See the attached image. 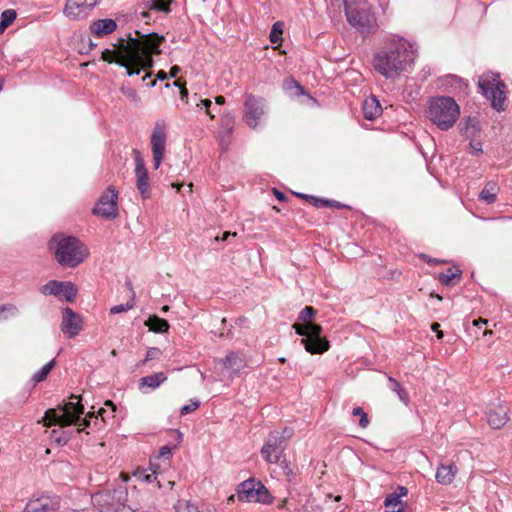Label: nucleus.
Here are the masks:
<instances>
[{"mask_svg":"<svg viewBox=\"0 0 512 512\" xmlns=\"http://www.w3.org/2000/svg\"><path fill=\"white\" fill-rule=\"evenodd\" d=\"M60 501L58 497L40 496L30 499L24 512H51L59 508Z\"/></svg>","mask_w":512,"mask_h":512,"instance_id":"2eb2a0df","label":"nucleus"},{"mask_svg":"<svg viewBox=\"0 0 512 512\" xmlns=\"http://www.w3.org/2000/svg\"><path fill=\"white\" fill-rule=\"evenodd\" d=\"M308 202L317 208H321V207H326V205L329 203V200L318 198L315 196H309Z\"/></svg>","mask_w":512,"mask_h":512,"instance_id":"a18cd8bd","label":"nucleus"},{"mask_svg":"<svg viewBox=\"0 0 512 512\" xmlns=\"http://www.w3.org/2000/svg\"><path fill=\"white\" fill-rule=\"evenodd\" d=\"M382 113L380 102L375 97L367 98L363 103V115L367 120H374Z\"/></svg>","mask_w":512,"mask_h":512,"instance_id":"b1692460","label":"nucleus"},{"mask_svg":"<svg viewBox=\"0 0 512 512\" xmlns=\"http://www.w3.org/2000/svg\"><path fill=\"white\" fill-rule=\"evenodd\" d=\"M215 102H216V104H218V105H223V104L225 103V98H224L223 96H221V95H220V96H217V97L215 98Z\"/></svg>","mask_w":512,"mask_h":512,"instance_id":"338daca9","label":"nucleus"},{"mask_svg":"<svg viewBox=\"0 0 512 512\" xmlns=\"http://www.w3.org/2000/svg\"><path fill=\"white\" fill-rule=\"evenodd\" d=\"M315 314L316 310L312 306L304 307L298 317L303 323H295L293 328L298 335L304 336L300 341L307 352L322 354L329 349V342L321 336L322 327L311 321Z\"/></svg>","mask_w":512,"mask_h":512,"instance_id":"20e7f679","label":"nucleus"},{"mask_svg":"<svg viewBox=\"0 0 512 512\" xmlns=\"http://www.w3.org/2000/svg\"><path fill=\"white\" fill-rule=\"evenodd\" d=\"M384 506L386 508V512H402L404 510L405 503L399 499V495L392 493L386 497Z\"/></svg>","mask_w":512,"mask_h":512,"instance_id":"c756f323","label":"nucleus"},{"mask_svg":"<svg viewBox=\"0 0 512 512\" xmlns=\"http://www.w3.org/2000/svg\"><path fill=\"white\" fill-rule=\"evenodd\" d=\"M212 102L211 100L209 99H203L200 101L199 104H197L198 107H200L201 109L204 108L206 110V113L211 117V118H214V115L211 113L210 111V106H211Z\"/></svg>","mask_w":512,"mask_h":512,"instance_id":"49530a36","label":"nucleus"},{"mask_svg":"<svg viewBox=\"0 0 512 512\" xmlns=\"http://www.w3.org/2000/svg\"><path fill=\"white\" fill-rule=\"evenodd\" d=\"M135 35L132 37L129 34L127 39L120 38L113 44L114 49H105L101 56L103 61L124 67L128 76L151 69L154 65L153 55L161 53L159 47L165 40L164 36L157 33L141 34L136 30Z\"/></svg>","mask_w":512,"mask_h":512,"instance_id":"f257e3e1","label":"nucleus"},{"mask_svg":"<svg viewBox=\"0 0 512 512\" xmlns=\"http://www.w3.org/2000/svg\"><path fill=\"white\" fill-rule=\"evenodd\" d=\"M372 0H344V11L347 22L363 36L374 34L378 28L375 13L372 11Z\"/></svg>","mask_w":512,"mask_h":512,"instance_id":"39448f33","label":"nucleus"},{"mask_svg":"<svg viewBox=\"0 0 512 512\" xmlns=\"http://www.w3.org/2000/svg\"><path fill=\"white\" fill-rule=\"evenodd\" d=\"M172 455V451H171V448L168 447V446H163L161 449H160V452H159V457L161 458H164V459H169Z\"/></svg>","mask_w":512,"mask_h":512,"instance_id":"de8ad7c7","label":"nucleus"},{"mask_svg":"<svg viewBox=\"0 0 512 512\" xmlns=\"http://www.w3.org/2000/svg\"><path fill=\"white\" fill-rule=\"evenodd\" d=\"M167 380V376L164 372H157L145 377H142L139 382V388L148 387L151 389L158 388L162 383Z\"/></svg>","mask_w":512,"mask_h":512,"instance_id":"a878e982","label":"nucleus"},{"mask_svg":"<svg viewBox=\"0 0 512 512\" xmlns=\"http://www.w3.org/2000/svg\"><path fill=\"white\" fill-rule=\"evenodd\" d=\"M221 361L223 366L230 369L234 375H238L246 366L245 360L236 352H230L225 359Z\"/></svg>","mask_w":512,"mask_h":512,"instance_id":"5701e85b","label":"nucleus"},{"mask_svg":"<svg viewBox=\"0 0 512 512\" xmlns=\"http://www.w3.org/2000/svg\"><path fill=\"white\" fill-rule=\"evenodd\" d=\"M470 147L476 155H478L479 153H482V143L481 142L472 141V142H470Z\"/></svg>","mask_w":512,"mask_h":512,"instance_id":"8fccbe9b","label":"nucleus"},{"mask_svg":"<svg viewBox=\"0 0 512 512\" xmlns=\"http://www.w3.org/2000/svg\"><path fill=\"white\" fill-rule=\"evenodd\" d=\"M488 321L482 318L473 321V326L477 329H481L482 325H487Z\"/></svg>","mask_w":512,"mask_h":512,"instance_id":"5fc2aeb1","label":"nucleus"},{"mask_svg":"<svg viewBox=\"0 0 512 512\" xmlns=\"http://www.w3.org/2000/svg\"><path fill=\"white\" fill-rule=\"evenodd\" d=\"M461 275L462 271L459 268H448L446 271L439 274L438 279L442 284L449 286L453 283L459 282Z\"/></svg>","mask_w":512,"mask_h":512,"instance_id":"c85d7f7f","label":"nucleus"},{"mask_svg":"<svg viewBox=\"0 0 512 512\" xmlns=\"http://www.w3.org/2000/svg\"><path fill=\"white\" fill-rule=\"evenodd\" d=\"M283 33V24L282 22H275L270 31L269 39L271 43H278L280 41L281 35Z\"/></svg>","mask_w":512,"mask_h":512,"instance_id":"58836bf2","label":"nucleus"},{"mask_svg":"<svg viewBox=\"0 0 512 512\" xmlns=\"http://www.w3.org/2000/svg\"><path fill=\"white\" fill-rule=\"evenodd\" d=\"M116 28L117 24L113 19H100L91 24L90 31L94 35L102 37L114 32Z\"/></svg>","mask_w":512,"mask_h":512,"instance_id":"4be33fe9","label":"nucleus"},{"mask_svg":"<svg viewBox=\"0 0 512 512\" xmlns=\"http://www.w3.org/2000/svg\"><path fill=\"white\" fill-rule=\"evenodd\" d=\"M98 416L101 417L103 422L106 421V417H114L113 413L107 412L104 408H100L97 412Z\"/></svg>","mask_w":512,"mask_h":512,"instance_id":"603ef678","label":"nucleus"},{"mask_svg":"<svg viewBox=\"0 0 512 512\" xmlns=\"http://www.w3.org/2000/svg\"><path fill=\"white\" fill-rule=\"evenodd\" d=\"M264 114V100L252 94L246 95L244 101V121L250 127L255 129L259 119Z\"/></svg>","mask_w":512,"mask_h":512,"instance_id":"f8f14e48","label":"nucleus"},{"mask_svg":"<svg viewBox=\"0 0 512 512\" xmlns=\"http://www.w3.org/2000/svg\"><path fill=\"white\" fill-rule=\"evenodd\" d=\"M136 157H135V176H136V185L137 189L139 190L140 194L146 198L149 196L150 193V183H149V175L148 171L145 167L144 161L142 157L140 156V153L138 151H135Z\"/></svg>","mask_w":512,"mask_h":512,"instance_id":"f3484780","label":"nucleus"},{"mask_svg":"<svg viewBox=\"0 0 512 512\" xmlns=\"http://www.w3.org/2000/svg\"><path fill=\"white\" fill-rule=\"evenodd\" d=\"M77 294L75 285L71 282H62V295L66 301L73 302Z\"/></svg>","mask_w":512,"mask_h":512,"instance_id":"72a5a7b5","label":"nucleus"},{"mask_svg":"<svg viewBox=\"0 0 512 512\" xmlns=\"http://www.w3.org/2000/svg\"><path fill=\"white\" fill-rule=\"evenodd\" d=\"M273 192H274V195L275 197L279 200V201H285L286 200V196L283 192L277 190V189H273Z\"/></svg>","mask_w":512,"mask_h":512,"instance_id":"13d9d810","label":"nucleus"},{"mask_svg":"<svg viewBox=\"0 0 512 512\" xmlns=\"http://www.w3.org/2000/svg\"><path fill=\"white\" fill-rule=\"evenodd\" d=\"M400 398L401 401L406 402L407 401V393L405 389L402 387L400 388V391L396 392Z\"/></svg>","mask_w":512,"mask_h":512,"instance_id":"bf43d9fd","label":"nucleus"},{"mask_svg":"<svg viewBox=\"0 0 512 512\" xmlns=\"http://www.w3.org/2000/svg\"><path fill=\"white\" fill-rule=\"evenodd\" d=\"M499 186L495 181H489L479 193V200L486 204H493L497 200Z\"/></svg>","mask_w":512,"mask_h":512,"instance_id":"393cba45","label":"nucleus"},{"mask_svg":"<svg viewBox=\"0 0 512 512\" xmlns=\"http://www.w3.org/2000/svg\"><path fill=\"white\" fill-rule=\"evenodd\" d=\"M97 3L98 0H67L64 13L69 18H81L94 8Z\"/></svg>","mask_w":512,"mask_h":512,"instance_id":"dca6fc26","label":"nucleus"},{"mask_svg":"<svg viewBox=\"0 0 512 512\" xmlns=\"http://www.w3.org/2000/svg\"><path fill=\"white\" fill-rule=\"evenodd\" d=\"M388 381L390 382V389L394 392H398L400 391V388H402L401 384L393 377H389Z\"/></svg>","mask_w":512,"mask_h":512,"instance_id":"09e8293b","label":"nucleus"},{"mask_svg":"<svg viewBox=\"0 0 512 512\" xmlns=\"http://www.w3.org/2000/svg\"><path fill=\"white\" fill-rule=\"evenodd\" d=\"M51 439L58 444L64 445L69 441L70 433L61 430V428L53 429L51 431Z\"/></svg>","mask_w":512,"mask_h":512,"instance_id":"c9c22d12","label":"nucleus"},{"mask_svg":"<svg viewBox=\"0 0 512 512\" xmlns=\"http://www.w3.org/2000/svg\"><path fill=\"white\" fill-rule=\"evenodd\" d=\"M49 249L54 252L58 264L75 268L89 255L88 248L76 237L57 233L49 241Z\"/></svg>","mask_w":512,"mask_h":512,"instance_id":"7ed1b4c3","label":"nucleus"},{"mask_svg":"<svg viewBox=\"0 0 512 512\" xmlns=\"http://www.w3.org/2000/svg\"><path fill=\"white\" fill-rule=\"evenodd\" d=\"M283 468V472L286 476H290V475H293V470L287 465L285 464L284 466H282Z\"/></svg>","mask_w":512,"mask_h":512,"instance_id":"e2e57ef3","label":"nucleus"},{"mask_svg":"<svg viewBox=\"0 0 512 512\" xmlns=\"http://www.w3.org/2000/svg\"><path fill=\"white\" fill-rule=\"evenodd\" d=\"M118 191L113 186H109L101 195L97 205L93 209L95 215L106 219H114L118 216Z\"/></svg>","mask_w":512,"mask_h":512,"instance_id":"9b49d317","label":"nucleus"},{"mask_svg":"<svg viewBox=\"0 0 512 512\" xmlns=\"http://www.w3.org/2000/svg\"><path fill=\"white\" fill-rule=\"evenodd\" d=\"M458 472L455 463L450 462L448 464L441 463L436 471L435 478L438 483L442 485H448L452 483Z\"/></svg>","mask_w":512,"mask_h":512,"instance_id":"412c9836","label":"nucleus"},{"mask_svg":"<svg viewBox=\"0 0 512 512\" xmlns=\"http://www.w3.org/2000/svg\"><path fill=\"white\" fill-rule=\"evenodd\" d=\"M58 409L63 414H68L72 419V424L78 425L79 427H89L91 419H95V425L98 422V416H95L94 412H89L87 416L81 420V415L84 413V406L78 402H68L65 405H58Z\"/></svg>","mask_w":512,"mask_h":512,"instance_id":"4468645a","label":"nucleus"},{"mask_svg":"<svg viewBox=\"0 0 512 512\" xmlns=\"http://www.w3.org/2000/svg\"><path fill=\"white\" fill-rule=\"evenodd\" d=\"M234 130V117L229 113L221 118V131L219 132V145L223 150H227L230 144V136Z\"/></svg>","mask_w":512,"mask_h":512,"instance_id":"aec40b11","label":"nucleus"},{"mask_svg":"<svg viewBox=\"0 0 512 512\" xmlns=\"http://www.w3.org/2000/svg\"><path fill=\"white\" fill-rule=\"evenodd\" d=\"M326 207H334L337 209L349 208L347 205L335 200H329V203L326 205Z\"/></svg>","mask_w":512,"mask_h":512,"instance_id":"3c124183","label":"nucleus"},{"mask_svg":"<svg viewBox=\"0 0 512 512\" xmlns=\"http://www.w3.org/2000/svg\"><path fill=\"white\" fill-rule=\"evenodd\" d=\"M230 236L235 237V236H236V233H235V232H234V233H231V232H224L221 238H219L218 236H216V237H215V240H217V241H218V240L225 241V240H227Z\"/></svg>","mask_w":512,"mask_h":512,"instance_id":"052dcab7","label":"nucleus"},{"mask_svg":"<svg viewBox=\"0 0 512 512\" xmlns=\"http://www.w3.org/2000/svg\"><path fill=\"white\" fill-rule=\"evenodd\" d=\"M180 70H181V69H180V67H179V66H173V67H171V69H170V71H169V73H168V77H170V78H175V77L178 75V73L180 72Z\"/></svg>","mask_w":512,"mask_h":512,"instance_id":"6e6d98bb","label":"nucleus"},{"mask_svg":"<svg viewBox=\"0 0 512 512\" xmlns=\"http://www.w3.org/2000/svg\"><path fill=\"white\" fill-rule=\"evenodd\" d=\"M41 293L44 295H53L61 297L62 295V282L51 280L41 287Z\"/></svg>","mask_w":512,"mask_h":512,"instance_id":"7c9ffc66","label":"nucleus"},{"mask_svg":"<svg viewBox=\"0 0 512 512\" xmlns=\"http://www.w3.org/2000/svg\"><path fill=\"white\" fill-rule=\"evenodd\" d=\"M58 411H60L58 407L48 409L41 421L43 425L46 427L58 425L61 428L72 425V419L70 416H68V414H63L62 412L60 414Z\"/></svg>","mask_w":512,"mask_h":512,"instance_id":"6ab92c4d","label":"nucleus"},{"mask_svg":"<svg viewBox=\"0 0 512 512\" xmlns=\"http://www.w3.org/2000/svg\"><path fill=\"white\" fill-rule=\"evenodd\" d=\"M62 333L69 339L76 337L83 329L82 317L70 307L62 310V322L60 325Z\"/></svg>","mask_w":512,"mask_h":512,"instance_id":"ddd939ff","label":"nucleus"},{"mask_svg":"<svg viewBox=\"0 0 512 512\" xmlns=\"http://www.w3.org/2000/svg\"><path fill=\"white\" fill-rule=\"evenodd\" d=\"M134 476L141 480V481H145L147 483H153V482H156L157 483V486L158 488H161L162 487V484H161V480L158 479V473L156 470H154L152 468V466L149 468V469H145V468H138L135 472H134Z\"/></svg>","mask_w":512,"mask_h":512,"instance_id":"bb28decb","label":"nucleus"},{"mask_svg":"<svg viewBox=\"0 0 512 512\" xmlns=\"http://www.w3.org/2000/svg\"><path fill=\"white\" fill-rule=\"evenodd\" d=\"M199 512H217L214 506H205L202 509H199Z\"/></svg>","mask_w":512,"mask_h":512,"instance_id":"0e129e2a","label":"nucleus"},{"mask_svg":"<svg viewBox=\"0 0 512 512\" xmlns=\"http://www.w3.org/2000/svg\"><path fill=\"white\" fill-rule=\"evenodd\" d=\"M508 409L504 405L497 404L489 408L487 411V421L488 424L493 429H499L503 427L508 421Z\"/></svg>","mask_w":512,"mask_h":512,"instance_id":"a211bd4d","label":"nucleus"},{"mask_svg":"<svg viewBox=\"0 0 512 512\" xmlns=\"http://www.w3.org/2000/svg\"><path fill=\"white\" fill-rule=\"evenodd\" d=\"M175 509L176 512H199V507L186 500H179Z\"/></svg>","mask_w":512,"mask_h":512,"instance_id":"4c0bfd02","label":"nucleus"},{"mask_svg":"<svg viewBox=\"0 0 512 512\" xmlns=\"http://www.w3.org/2000/svg\"><path fill=\"white\" fill-rule=\"evenodd\" d=\"M432 330L437 333V338L442 339L443 338V332L440 330V324L439 323H433L431 326Z\"/></svg>","mask_w":512,"mask_h":512,"instance_id":"864d4df0","label":"nucleus"},{"mask_svg":"<svg viewBox=\"0 0 512 512\" xmlns=\"http://www.w3.org/2000/svg\"><path fill=\"white\" fill-rule=\"evenodd\" d=\"M167 78H168V74L165 71H163V70L158 71V73H157L158 80L163 81V80H166Z\"/></svg>","mask_w":512,"mask_h":512,"instance_id":"680f3d73","label":"nucleus"},{"mask_svg":"<svg viewBox=\"0 0 512 512\" xmlns=\"http://www.w3.org/2000/svg\"><path fill=\"white\" fill-rule=\"evenodd\" d=\"M293 434L294 430L291 427L270 432L260 451L263 459L267 463H281L283 465L285 461H281V458L286 449L287 441L292 438Z\"/></svg>","mask_w":512,"mask_h":512,"instance_id":"0eeeda50","label":"nucleus"},{"mask_svg":"<svg viewBox=\"0 0 512 512\" xmlns=\"http://www.w3.org/2000/svg\"><path fill=\"white\" fill-rule=\"evenodd\" d=\"M199 405H200L199 400L193 399L190 401V404L184 405L181 408L180 413H181V415H186L190 412L195 411L199 407Z\"/></svg>","mask_w":512,"mask_h":512,"instance_id":"37998d69","label":"nucleus"},{"mask_svg":"<svg viewBox=\"0 0 512 512\" xmlns=\"http://www.w3.org/2000/svg\"><path fill=\"white\" fill-rule=\"evenodd\" d=\"M459 115L460 108L453 98L440 96L429 102L427 117L443 131L453 127Z\"/></svg>","mask_w":512,"mask_h":512,"instance_id":"423d86ee","label":"nucleus"},{"mask_svg":"<svg viewBox=\"0 0 512 512\" xmlns=\"http://www.w3.org/2000/svg\"><path fill=\"white\" fill-rule=\"evenodd\" d=\"M170 2L171 0H151L149 8L152 10L168 13L170 12Z\"/></svg>","mask_w":512,"mask_h":512,"instance_id":"e433bc0d","label":"nucleus"},{"mask_svg":"<svg viewBox=\"0 0 512 512\" xmlns=\"http://www.w3.org/2000/svg\"><path fill=\"white\" fill-rule=\"evenodd\" d=\"M414 59L412 45L404 39H398L391 41L374 56L373 65L384 77L394 78L406 71Z\"/></svg>","mask_w":512,"mask_h":512,"instance_id":"f03ea898","label":"nucleus"},{"mask_svg":"<svg viewBox=\"0 0 512 512\" xmlns=\"http://www.w3.org/2000/svg\"><path fill=\"white\" fill-rule=\"evenodd\" d=\"M397 495H399V499H401V497L403 496H406L407 493H408V490L406 487H403V486H399L397 488V492H395Z\"/></svg>","mask_w":512,"mask_h":512,"instance_id":"4d7b16f0","label":"nucleus"},{"mask_svg":"<svg viewBox=\"0 0 512 512\" xmlns=\"http://www.w3.org/2000/svg\"><path fill=\"white\" fill-rule=\"evenodd\" d=\"M56 361L53 359L47 364H45L41 369H39L32 377V380L35 383L42 382L46 379L51 370L55 367Z\"/></svg>","mask_w":512,"mask_h":512,"instance_id":"473e14b6","label":"nucleus"},{"mask_svg":"<svg viewBox=\"0 0 512 512\" xmlns=\"http://www.w3.org/2000/svg\"><path fill=\"white\" fill-rule=\"evenodd\" d=\"M121 92L126 97H128L132 102H134L136 104L140 102V97H139L138 93L136 92V90H134L133 88L123 86V87H121Z\"/></svg>","mask_w":512,"mask_h":512,"instance_id":"79ce46f5","label":"nucleus"},{"mask_svg":"<svg viewBox=\"0 0 512 512\" xmlns=\"http://www.w3.org/2000/svg\"><path fill=\"white\" fill-rule=\"evenodd\" d=\"M145 325L149 328L150 331H153L155 333H165L169 329V323L156 315L150 316L146 322Z\"/></svg>","mask_w":512,"mask_h":512,"instance_id":"cd10ccee","label":"nucleus"},{"mask_svg":"<svg viewBox=\"0 0 512 512\" xmlns=\"http://www.w3.org/2000/svg\"><path fill=\"white\" fill-rule=\"evenodd\" d=\"M478 86L483 95L491 102L494 109L498 111L504 110L506 99L504 92L505 84L497 75L480 77Z\"/></svg>","mask_w":512,"mask_h":512,"instance_id":"6e6552de","label":"nucleus"},{"mask_svg":"<svg viewBox=\"0 0 512 512\" xmlns=\"http://www.w3.org/2000/svg\"><path fill=\"white\" fill-rule=\"evenodd\" d=\"M353 416H359V425L361 428H366L369 424L368 416L361 407H356L352 411Z\"/></svg>","mask_w":512,"mask_h":512,"instance_id":"ea45409f","label":"nucleus"},{"mask_svg":"<svg viewBox=\"0 0 512 512\" xmlns=\"http://www.w3.org/2000/svg\"><path fill=\"white\" fill-rule=\"evenodd\" d=\"M17 13L14 9L4 10L1 14L0 21V34L5 31L7 27H9L13 21L16 19Z\"/></svg>","mask_w":512,"mask_h":512,"instance_id":"2f4dec72","label":"nucleus"},{"mask_svg":"<svg viewBox=\"0 0 512 512\" xmlns=\"http://www.w3.org/2000/svg\"><path fill=\"white\" fill-rule=\"evenodd\" d=\"M167 142L166 123L164 120H158L153 128L150 143L153 155L154 168L158 169L164 159Z\"/></svg>","mask_w":512,"mask_h":512,"instance_id":"9d476101","label":"nucleus"},{"mask_svg":"<svg viewBox=\"0 0 512 512\" xmlns=\"http://www.w3.org/2000/svg\"><path fill=\"white\" fill-rule=\"evenodd\" d=\"M173 85L176 86V87H179L180 90L182 89V87H185L182 83H181V80L178 79L176 81L173 82Z\"/></svg>","mask_w":512,"mask_h":512,"instance_id":"774afa93","label":"nucleus"},{"mask_svg":"<svg viewBox=\"0 0 512 512\" xmlns=\"http://www.w3.org/2000/svg\"><path fill=\"white\" fill-rule=\"evenodd\" d=\"M238 499L243 502H258L269 504L272 497L268 489L255 479H248L242 482L237 489Z\"/></svg>","mask_w":512,"mask_h":512,"instance_id":"1a4fd4ad","label":"nucleus"},{"mask_svg":"<svg viewBox=\"0 0 512 512\" xmlns=\"http://www.w3.org/2000/svg\"><path fill=\"white\" fill-rule=\"evenodd\" d=\"M180 93H181L182 100H185L188 97V90L186 89V87H182V89L180 90Z\"/></svg>","mask_w":512,"mask_h":512,"instance_id":"69168bd1","label":"nucleus"},{"mask_svg":"<svg viewBox=\"0 0 512 512\" xmlns=\"http://www.w3.org/2000/svg\"><path fill=\"white\" fill-rule=\"evenodd\" d=\"M133 306H134V300L131 299L126 304H119V305L113 306L110 309V313L111 314H118V313L126 312V311L132 309Z\"/></svg>","mask_w":512,"mask_h":512,"instance_id":"a19ab883","label":"nucleus"},{"mask_svg":"<svg viewBox=\"0 0 512 512\" xmlns=\"http://www.w3.org/2000/svg\"><path fill=\"white\" fill-rule=\"evenodd\" d=\"M18 314V309L13 304L0 305V320H7L9 317H14Z\"/></svg>","mask_w":512,"mask_h":512,"instance_id":"f704fd0d","label":"nucleus"},{"mask_svg":"<svg viewBox=\"0 0 512 512\" xmlns=\"http://www.w3.org/2000/svg\"><path fill=\"white\" fill-rule=\"evenodd\" d=\"M161 354H162V351L159 348H157V347L149 348L143 362L145 363L149 360L158 359L161 356Z\"/></svg>","mask_w":512,"mask_h":512,"instance_id":"c03bdc74","label":"nucleus"}]
</instances>
